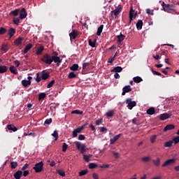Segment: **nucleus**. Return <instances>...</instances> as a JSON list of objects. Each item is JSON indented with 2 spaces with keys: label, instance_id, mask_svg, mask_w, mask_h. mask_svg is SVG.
<instances>
[{
  "label": "nucleus",
  "instance_id": "nucleus-30",
  "mask_svg": "<svg viewBox=\"0 0 179 179\" xmlns=\"http://www.w3.org/2000/svg\"><path fill=\"white\" fill-rule=\"evenodd\" d=\"M93 155H83V159L85 160V162H86L87 163H89L90 162V157H92Z\"/></svg>",
  "mask_w": 179,
  "mask_h": 179
},
{
  "label": "nucleus",
  "instance_id": "nucleus-63",
  "mask_svg": "<svg viewBox=\"0 0 179 179\" xmlns=\"http://www.w3.org/2000/svg\"><path fill=\"white\" fill-rule=\"evenodd\" d=\"M52 122V118H49L45 120V124L50 125Z\"/></svg>",
  "mask_w": 179,
  "mask_h": 179
},
{
  "label": "nucleus",
  "instance_id": "nucleus-4",
  "mask_svg": "<svg viewBox=\"0 0 179 179\" xmlns=\"http://www.w3.org/2000/svg\"><path fill=\"white\" fill-rule=\"evenodd\" d=\"M43 166L44 164H43V162L37 163L35 164V166L34 167V170H35L36 173H41L43 171Z\"/></svg>",
  "mask_w": 179,
  "mask_h": 179
},
{
  "label": "nucleus",
  "instance_id": "nucleus-38",
  "mask_svg": "<svg viewBox=\"0 0 179 179\" xmlns=\"http://www.w3.org/2000/svg\"><path fill=\"white\" fill-rule=\"evenodd\" d=\"M20 13V9H15V10H12L10 12V14L13 15V16H17Z\"/></svg>",
  "mask_w": 179,
  "mask_h": 179
},
{
  "label": "nucleus",
  "instance_id": "nucleus-1",
  "mask_svg": "<svg viewBox=\"0 0 179 179\" xmlns=\"http://www.w3.org/2000/svg\"><path fill=\"white\" fill-rule=\"evenodd\" d=\"M74 143L76 144L78 150H80L81 155H83L86 152V145L82 144V143L79 141H75Z\"/></svg>",
  "mask_w": 179,
  "mask_h": 179
},
{
  "label": "nucleus",
  "instance_id": "nucleus-37",
  "mask_svg": "<svg viewBox=\"0 0 179 179\" xmlns=\"http://www.w3.org/2000/svg\"><path fill=\"white\" fill-rule=\"evenodd\" d=\"M44 51V47L41 46L36 50V55H41V53Z\"/></svg>",
  "mask_w": 179,
  "mask_h": 179
},
{
  "label": "nucleus",
  "instance_id": "nucleus-27",
  "mask_svg": "<svg viewBox=\"0 0 179 179\" xmlns=\"http://www.w3.org/2000/svg\"><path fill=\"white\" fill-rule=\"evenodd\" d=\"M10 71L11 73H13V75H17V69H16L15 66H10Z\"/></svg>",
  "mask_w": 179,
  "mask_h": 179
},
{
  "label": "nucleus",
  "instance_id": "nucleus-3",
  "mask_svg": "<svg viewBox=\"0 0 179 179\" xmlns=\"http://www.w3.org/2000/svg\"><path fill=\"white\" fill-rule=\"evenodd\" d=\"M121 12H122V6L119 5L117 8H115V10L111 11V15L113 16L114 15V16H115V19H117L118 15H120Z\"/></svg>",
  "mask_w": 179,
  "mask_h": 179
},
{
  "label": "nucleus",
  "instance_id": "nucleus-10",
  "mask_svg": "<svg viewBox=\"0 0 179 179\" xmlns=\"http://www.w3.org/2000/svg\"><path fill=\"white\" fill-rule=\"evenodd\" d=\"M52 58H53V62L56 64L57 66H59V65H61V62H62V59H61V57L55 55V56H52Z\"/></svg>",
  "mask_w": 179,
  "mask_h": 179
},
{
  "label": "nucleus",
  "instance_id": "nucleus-39",
  "mask_svg": "<svg viewBox=\"0 0 179 179\" xmlns=\"http://www.w3.org/2000/svg\"><path fill=\"white\" fill-rule=\"evenodd\" d=\"M152 162L155 166H156L157 167H159V166H160V158L154 159Z\"/></svg>",
  "mask_w": 179,
  "mask_h": 179
},
{
  "label": "nucleus",
  "instance_id": "nucleus-13",
  "mask_svg": "<svg viewBox=\"0 0 179 179\" xmlns=\"http://www.w3.org/2000/svg\"><path fill=\"white\" fill-rule=\"evenodd\" d=\"M170 117H171V114L162 113L159 115V120H161V121H166V120H169Z\"/></svg>",
  "mask_w": 179,
  "mask_h": 179
},
{
  "label": "nucleus",
  "instance_id": "nucleus-56",
  "mask_svg": "<svg viewBox=\"0 0 179 179\" xmlns=\"http://www.w3.org/2000/svg\"><path fill=\"white\" fill-rule=\"evenodd\" d=\"M20 22V20L19 18L13 19V23H14V24H16V26H19Z\"/></svg>",
  "mask_w": 179,
  "mask_h": 179
},
{
  "label": "nucleus",
  "instance_id": "nucleus-7",
  "mask_svg": "<svg viewBox=\"0 0 179 179\" xmlns=\"http://www.w3.org/2000/svg\"><path fill=\"white\" fill-rule=\"evenodd\" d=\"M40 75H41V78H40ZM41 78L43 79V80H45V71L43 70L42 74L40 73H38L36 74V82L38 83L39 82H41Z\"/></svg>",
  "mask_w": 179,
  "mask_h": 179
},
{
  "label": "nucleus",
  "instance_id": "nucleus-35",
  "mask_svg": "<svg viewBox=\"0 0 179 179\" xmlns=\"http://www.w3.org/2000/svg\"><path fill=\"white\" fill-rule=\"evenodd\" d=\"M133 80L134 82H135V83H141V82H142L143 80L142 79V78L136 76L133 78Z\"/></svg>",
  "mask_w": 179,
  "mask_h": 179
},
{
  "label": "nucleus",
  "instance_id": "nucleus-23",
  "mask_svg": "<svg viewBox=\"0 0 179 179\" xmlns=\"http://www.w3.org/2000/svg\"><path fill=\"white\" fill-rule=\"evenodd\" d=\"M22 41H23V38L19 37L14 41V44L15 45H22Z\"/></svg>",
  "mask_w": 179,
  "mask_h": 179
},
{
  "label": "nucleus",
  "instance_id": "nucleus-47",
  "mask_svg": "<svg viewBox=\"0 0 179 179\" xmlns=\"http://www.w3.org/2000/svg\"><path fill=\"white\" fill-rule=\"evenodd\" d=\"M132 124H134V125H139V120H138L137 117H134L132 120Z\"/></svg>",
  "mask_w": 179,
  "mask_h": 179
},
{
  "label": "nucleus",
  "instance_id": "nucleus-57",
  "mask_svg": "<svg viewBox=\"0 0 179 179\" xmlns=\"http://www.w3.org/2000/svg\"><path fill=\"white\" fill-rule=\"evenodd\" d=\"M101 124H103V119H101V118L98 119L96 121V125L99 126V125H101Z\"/></svg>",
  "mask_w": 179,
  "mask_h": 179
},
{
  "label": "nucleus",
  "instance_id": "nucleus-34",
  "mask_svg": "<svg viewBox=\"0 0 179 179\" xmlns=\"http://www.w3.org/2000/svg\"><path fill=\"white\" fill-rule=\"evenodd\" d=\"M8 33V29L5 27H0V36H3V34H6Z\"/></svg>",
  "mask_w": 179,
  "mask_h": 179
},
{
  "label": "nucleus",
  "instance_id": "nucleus-6",
  "mask_svg": "<svg viewBox=\"0 0 179 179\" xmlns=\"http://www.w3.org/2000/svg\"><path fill=\"white\" fill-rule=\"evenodd\" d=\"M83 128H85V126H82L75 129L72 133L73 138H76L78 136V134H80L82 131H83Z\"/></svg>",
  "mask_w": 179,
  "mask_h": 179
},
{
  "label": "nucleus",
  "instance_id": "nucleus-51",
  "mask_svg": "<svg viewBox=\"0 0 179 179\" xmlns=\"http://www.w3.org/2000/svg\"><path fill=\"white\" fill-rule=\"evenodd\" d=\"M11 169H16L17 167V163L16 162H10Z\"/></svg>",
  "mask_w": 179,
  "mask_h": 179
},
{
  "label": "nucleus",
  "instance_id": "nucleus-9",
  "mask_svg": "<svg viewBox=\"0 0 179 179\" xmlns=\"http://www.w3.org/2000/svg\"><path fill=\"white\" fill-rule=\"evenodd\" d=\"M174 163H176V159H168L162 164V167H167L169 166H171L172 164H174Z\"/></svg>",
  "mask_w": 179,
  "mask_h": 179
},
{
  "label": "nucleus",
  "instance_id": "nucleus-44",
  "mask_svg": "<svg viewBox=\"0 0 179 179\" xmlns=\"http://www.w3.org/2000/svg\"><path fill=\"white\" fill-rule=\"evenodd\" d=\"M68 78L69 79H73L74 78H76V74H75L74 72H71L69 73Z\"/></svg>",
  "mask_w": 179,
  "mask_h": 179
},
{
  "label": "nucleus",
  "instance_id": "nucleus-62",
  "mask_svg": "<svg viewBox=\"0 0 179 179\" xmlns=\"http://www.w3.org/2000/svg\"><path fill=\"white\" fill-rule=\"evenodd\" d=\"M29 169V164H25L21 169L22 171H25L26 169Z\"/></svg>",
  "mask_w": 179,
  "mask_h": 179
},
{
  "label": "nucleus",
  "instance_id": "nucleus-17",
  "mask_svg": "<svg viewBox=\"0 0 179 179\" xmlns=\"http://www.w3.org/2000/svg\"><path fill=\"white\" fill-rule=\"evenodd\" d=\"M174 128H176V126H174V124H167L164 128V132H167V131H171V129H174Z\"/></svg>",
  "mask_w": 179,
  "mask_h": 179
},
{
  "label": "nucleus",
  "instance_id": "nucleus-12",
  "mask_svg": "<svg viewBox=\"0 0 179 179\" xmlns=\"http://www.w3.org/2000/svg\"><path fill=\"white\" fill-rule=\"evenodd\" d=\"M52 62H53L52 56H50L48 54H45V64L48 65H51Z\"/></svg>",
  "mask_w": 179,
  "mask_h": 179
},
{
  "label": "nucleus",
  "instance_id": "nucleus-15",
  "mask_svg": "<svg viewBox=\"0 0 179 179\" xmlns=\"http://www.w3.org/2000/svg\"><path fill=\"white\" fill-rule=\"evenodd\" d=\"M70 38L75 40L78 36V31L76 29H73L72 31L69 34Z\"/></svg>",
  "mask_w": 179,
  "mask_h": 179
},
{
  "label": "nucleus",
  "instance_id": "nucleus-46",
  "mask_svg": "<svg viewBox=\"0 0 179 179\" xmlns=\"http://www.w3.org/2000/svg\"><path fill=\"white\" fill-rule=\"evenodd\" d=\"M8 50H9V48H8V45H2L1 51H4V52H8Z\"/></svg>",
  "mask_w": 179,
  "mask_h": 179
},
{
  "label": "nucleus",
  "instance_id": "nucleus-32",
  "mask_svg": "<svg viewBox=\"0 0 179 179\" xmlns=\"http://www.w3.org/2000/svg\"><path fill=\"white\" fill-rule=\"evenodd\" d=\"M8 71V66H0V73H5Z\"/></svg>",
  "mask_w": 179,
  "mask_h": 179
},
{
  "label": "nucleus",
  "instance_id": "nucleus-52",
  "mask_svg": "<svg viewBox=\"0 0 179 179\" xmlns=\"http://www.w3.org/2000/svg\"><path fill=\"white\" fill-rule=\"evenodd\" d=\"M152 72L154 75H157V76H162V78H164V76L162 75L159 71H156L155 70H152Z\"/></svg>",
  "mask_w": 179,
  "mask_h": 179
},
{
  "label": "nucleus",
  "instance_id": "nucleus-18",
  "mask_svg": "<svg viewBox=\"0 0 179 179\" xmlns=\"http://www.w3.org/2000/svg\"><path fill=\"white\" fill-rule=\"evenodd\" d=\"M31 48H33V45L31 43L27 45L24 49V54H27V52H29Z\"/></svg>",
  "mask_w": 179,
  "mask_h": 179
},
{
  "label": "nucleus",
  "instance_id": "nucleus-50",
  "mask_svg": "<svg viewBox=\"0 0 179 179\" xmlns=\"http://www.w3.org/2000/svg\"><path fill=\"white\" fill-rule=\"evenodd\" d=\"M57 173L59 176H61V177H65V171H64L63 170H58Z\"/></svg>",
  "mask_w": 179,
  "mask_h": 179
},
{
  "label": "nucleus",
  "instance_id": "nucleus-42",
  "mask_svg": "<svg viewBox=\"0 0 179 179\" xmlns=\"http://www.w3.org/2000/svg\"><path fill=\"white\" fill-rule=\"evenodd\" d=\"M88 44L90 47L94 48L96 47V41H92V39H89Z\"/></svg>",
  "mask_w": 179,
  "mask_h": 179
},
{
  "label": "nucleus",
  "instance_id": "nucleus-19",
  "mask_svg": "<svg viewBox=\"0 0 179 179\" xmlns=\"http://www.w3.org/2000/svg\"><path fill=\"white\" fill-rule=\"evenodd\" d=\"M21 83L24 87H27V86H30L31 85V81L27 80H22Z\"/></svg>",
  "mask_w": 179,
  "mask_h": 179
},
{
  "label": "nucleus",
  "instance_id": "nucleus-53",
  "mask_svg": "<svg viewBox=\"0 0 179 179\" xmlns=\"http://www.w3.org/2000/svg\"><path fill=\"white\" fill-rule=\"evenodd\" d=\"M172 141L175 143V145H177V143H179V136L173 138Z\"/></svg>",
  "mask_w": 179,
  "mask_h": 179
},
{
  "label": "nucleus",
  "instance_id": "nucleus-5",
  "mask_svg": "<svg viewBox=\"0 0 179 179\" xmlns=\"http://www.w3.org/2000/svg\"><path fill=\"white\" fill-rule=\"evenodd\" d=\"M162 6L163 7V9L164 12H167V10H174L173 8H174V5L173 4H166L164 1L162 2Z\"/></svg>",
  "mask_w": 179,
  "mask_h": 179
},
{
  "label": "nucleus",
  "instance_id": "nucleus-59",
  "mask_svg": "<svg viewBox=\"0 0 179 179\" xmlns=\"http://www.w3.org/2000/svg\"><path fill=\"white\" fill-rule=\"evenodd\" d=\"M52 136H53V137L55 138V141H57V139H58V131H55Z\"/></svg>",
  "mask_w": 179,
  "mask_h": 179
},
{
  "label": "nucleus",
  "instance_id": "nucleus-33",
  "mask_svg": "<svg viewBox=\"0 0 179 179\" xmlns=\"http://www.w3.org/2000/svg\"><path fill=\"white\" fill-rule=\"evenodd\" d=\"M146 113L148 114V115H153V114L155 113V108H150L147 110Z\"/></svg>",
  "mask_w": 179,
  "mask_h": 179
},
{
  "label": "nucleus",
  "instance_id": "nucleus-54",
  "mask_svg": "<svg viewBox=\"0 0 179 179\" xmlns=\"http://www.w3.org/2000/svg\"><path fill=\"white\" fill-rule=\"evenodd\" d=\"M66 149H68V144L64 143L62 145V152H66Z\"/></svg>",
  "mask_w": 179,
  "mask_h": 179
},
{
  "label": "nucleus",
  "instance_id": "nucleus-64",
  "mask_svg": "<svg viewBox=\"0 0 179 179\" xmlns=\"http://www.w3.org/2000/svg\"><path fill=\"white\" fill-rule=\"evenodd\" d=\"M22 174H23L24 177H27V176H29V174H30V172L29 171H24Z\"/></svg>",
  "mask_w": 179,
  "mask_h": 179
},
{
  "label": "nucleus",
  "instance_id": "nucleus-29",
  "mask_svg": "<svg viewBox=\"0 0 179 179\" xmlns=\"http://www.w3.org/2000/svg\"><path fill=\"white\" fill-rule=\"evenodd\" d=\"M125 40V36L122 34H120V35L117 36V43H122Z\"/></svg>",
  "mask_w": 179,
  "mask_h": 179
},
{
  "label": "nucleus",
  "instance_id": "nucleus-22",
  "mask_svg": "<svg viewBox=\"0 0 179 179\" xmlns=\"http://www.w3.org/2000/svg\"><path fill=\"white\" fill-rule=\"evenodd\" d=\"M7 128L8 131H13V132L17 131V127H15L13 124H8Z\"/></svg>",
  "mask_w": 179,
  "mask_h": 179
},
{
  "label": "nucleus",
  "instance_id": "nucleus-11",
  "mask_svg": "<svg viewBox=\"0 0 179 179\" xmlns=\"http://www.w3.org/2000/svg\"><path fill=\"white\" fill-rule=\"evenodd\" d=\"M122 136V134H119L116 136H115L113 138L110 139V145H114L118 139H120V137Z\"/></svg>",
  "mask_w": 179,
  "mask_h": 179
},
{
  "label": "nucleus",
  "instance_id": "nucleus-58",
  "mask_svg": "<svg viewBox=\"0 0 179 179\" xmlns=\"http://www.w3.org/2000/svg\"><path fill=\"white\" fill-rule=\"evenodd\" d=\"M85 139H86V137H85V135L80 134L78 136V141H85Z\"/></svg>",
  "mask_w": 179,
  "mask_h": 179
},
{
  "label": "nucleus",
  "instance_id": "nucleus-21",
  "mask_svg": "<svg viewBox=\"0 0 179 179\" xmlns=\"http://www.w3.org/2000/svg\"><path fill=\"white\" fill-rule=\"evenodd\" d=\"M22 174L23 172L22 171H17L14 173V178L15 179H20V177H22Z\"/></svg>",
  "mask_w": 179,
  "mask_h": 179
},
{
  "label": "nucleus",
  "instance_id": "nucleus-31",
  "mask_svg": "<svg viewBox=\"0 0 179 179\" xmlns=\"http://www.w3.org/2000/svg\"><path fill=\"white\" fill-rule=\"evenodd\" d=\"M71 71H79V65L78 64H74L70 67Z\"/></svg>",
  "mask_w": 179,
  "mask_h": 179
},
{
  "label": "nucleus",
  "instance_id": "nucleus-43",
  "mask_svg": "<svg viewBox=\"0 0 179 179\" xmlns=\"http://www.w3.org/2000/svg\"><path fill=\"white\" fill-rule=\"evenodd\" d=\"M87 173H88L87 169H86V170H83V171H81L79 172V176H80V177H82V176H86V174H87Z\"/></svg>",
  "mask_w": 179,
  "mask_h": 179
},
{
  "label": "nucleus",
  "instance_id": "nucleus-26",
  "mask_svg": "<svg viewBox=\"0 0 179 179\" xmlns=\"http://www.w3.org/2000/svg\"><path fill=\"white\" fill-rule=\"evenodd\" d=\"M134 15H135V10H134V8L131 6L129 12V19H130L129 23H131V21L133 20Z\"/></svg>",
  "mask_w": 179,
  "mask_h": 179
},
{
  "label": "nucleus",
  "instance_id": "nucleus-40",
  "mask_svg": "<svg viewBox=\"0 0 179 179\" xmlns=\"http://www.w3.org/2000/svg\"><path fill=\"white\" fill-rule=\"evenodd\" d=\"M106 117H114V110H111L106 113Z\"/></svg>",
  "mask_w": 179,
  "mask_h": 179
},
{
  "label": "nucleus",
  "instance_id": "nucleus-49",
  "mask_svg": "<svg viewBox=\"0 0 179 179\" xmlns=\"http://www.w3.org/2000/svg\"><path fill=\"white\" fill-rule=\"evenodd\" d=\"M141 160H143V162H144L145 163H148V162H150V157H144L141 159Z\"/></svg>",
  "mask_w": 179,
  "mask_h": 179
},
{
  "label": "nucleus",
  "instance_id": "nucleus-36",
  "mask_svg": "<svg viewBox=\"0 0 179 179\" xmlns=\"http://www.w3.org/2000/svg\"><path fill=\"white\" fill-rule=\"evenodd\" d=\"M112 72H115L116 73H117V72H118V73L122 72V67L116 66L112 70Z\"/></svg>",
  "mask_w": 179,
  "mask_h": 179
},
{
  "label": "nucleus",
  "instance_id": "nucleus-8",
  "mask_svg": "<svg viewBox=\"0 0 179 179\" xmlns=\"http://www.w3.org/2000/svg\"><path fill=\"white\" fill-rule=\"evenodd\" d=\"M129 92H132V88H131V85H126L122 88V96H125L127 93H129Z\"/></svg>",
  "mask_w": 179,
  "mask_h": 179
},
{
  "label": "nucleus",
  "instance_id": "nucleus-48",
  "mask_svg": "<svg viewBox=\"0 0 179 179\" xmlns=\"http://www.w3.org/2000/svg\"><path fill=\"white\" fill-rule=\"evenodd\" d=\"M114 61H115V56H112L110 57L108 60V64H113V62H114Z\"/></svg>",
  "mask_w": 179,
  "mask_h": 179
},
{
  "label": "nucleus",
  "instance_id": "nucleus-20",
  "mask_svg": "<svg viewBox=\"0 0 179 179\" xmlns=\"http://www.w3.org/2000/svg\"><path fill=\"white\" fill-rule=\"evenodd\" d=\"M15 33L16 30L15 28H10L8 30V36H10V38H12V37L15 36Z\"/></svg>",
  "mask_w": 179,
  "mask_h": 179
},
{
  "label": "nucleus",
  "instance_id": "nucleus-16",
  "mask_svg": "<svg viewBox=\"0 0 179 179\" xmlns=\"http://www.w3.org/2000/svg\"><path fill=\"white\" fill-rule=\"evenodd\" d=\"M143 26V21H142V20H138L137 23L136 24V27L137 30H142Z\"/></svg>",
  "mask_w": 179,
  "mask_h": 179
},
{
  "label": "nucleus",
  "instance_id": "nucleus-41",
  "mask_svg": "<svg viewBox=\"0 0 179 179\" xmlns=\"http://www.w3.org/2000/svg\"><path fill=\"white\" fill-rule=\"evenodd\" d=\"M97 164L96 163H90L88 165L89 169H96V167H97Z\"/></svg>",
  "mask_w": 179,
  "mask_h": 179
},
{
  "label": "nucleus",
  "instance_id": "nucleus-2",
  "mask_svg": "<svg viewBox=\"0 0 179 179\" xmlns=\"http://www.w3.org/2000/svg\"><path fill=\"white\" fill-rule=\"evenodd\" d=\"M126 103L129 110H132L133 107H136V101H133L132 99L128 98L126 99Z\"/></svg>",
  "mask_w": 179,
  "mask_h": 179
},
{
  "label": "nucleus",
  "instance_id": "nucleus-45",
  "mask_svg": "<svg viewBox=\"0 0 179 179\" xmlns=\"http://www.w3.org/2000/svg\"><path fill=\"white\" fill-rule=\"evenodd\" d=\"M55 83V80H51L47 85L48 89H50V87H52L54 86V84Z\"/></svg>",
  "mask_w": 179,
  "mask_h": 179
},
{
  "label": "nucleus",
  "instance_id": "nucleus-24",
  "mask_svg": "<svg viewBox=\"0 0 179 179\" xmlns=\"http://www.w3.org/2000/svg\"><path fill=\"white\" fill-rule=\"evenodd\" d=\"M173 143H173V140H170V141L164 143V148H171V146H173Z\"/></svg>",
  "mask_w": 179,
  "mask_h": 179
},
{
  "label": "nucleus",
  "instance_id": "nucleus-60",
  "mask_svg": "<svg viewBox=\"0 0 179 179\" xmlns=\"http://www.w3.org/2000/svg\"><path fill=\"white\" fill-rule=\"evenodd\" d=\"M112 153L113 156L115 157V159H118V157H120V153L115 151H112Z\"/></svg>",
  "mask_w": 179,
  "mask_h": 179
},
{
  "label": "nucleus",
  "instance_id": "nucleus-25",
  "mask_svg": "<svg viewBox=\"0 0 179 179\" xmlns=\"http://www.w3.org/2000/svg\"><path fill=\"white\" fill-rule=\"evenodd\" d=\"M103 29H104V25L101 24L100 25L96 31V36H101V33L103 32Z\"/></svg>",
  "mask_w": 179,
  "mask_h": 179
},
{
  "label": "nucleus",
  "instance_id": "nucleus-55",
  "mask_svg": "<svg viewBox=\"0 0 179 179\" xmlns=\"http://www.w3.org/2000/svg\"><path fill=\"white\" fill-rule=\"evenodd\" d=\"M71 114H83V111H80L79 110H75L71 112Z\"/></svg>",
  "mask_w": 179,
  "mask_h": 179
},
{
  "label": "nucleus",
  "instance_id": "nucleus-61",
  "mask_svg": "<svg viewBox=\"0 0 179 179\" xmlns=\"http://www.w3.org/2000/svg\"><path fill=\"white\" fill-rule=\"evenodd\" d=\"M89 65H90V63L89 62H85L83 64V69H86V68H87V66H89Z\"/></svg>",
  "mask_w": 179,
  "mask_h": 179
},
{
  "label": "nucleus",
  "instance_id": "nucleus-14",
  "mask_svg": "<svg viewBox=\"0 0 179 179\" xmlns=\"http://www.w3.org/2000/svg\"><path fill=\"white\" fill-rule=\"evenodd\" d=\"M27 16V13H26V9L24 8L21 9L20 11V18L21 20L25 19V17Z\"/></svg>",
  "mask_w": 179,
  "mask_h": 179
},
{
  "label": "nucleus",
  "instance_id": "nucleus-28",
  "mask_svg": "<svg viewBox=\"0 0 179 179\" xmlns=\"http://www.w3.org/2000/svg\"><path fill=\"white\" fill-rule=\"evenodd\" d=\"M45 99V92H41L38 94V101H43Z\"/></svg>",
  "mask_w": 179,
  "mask_h": 179
}]
</instances>
